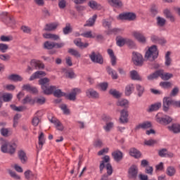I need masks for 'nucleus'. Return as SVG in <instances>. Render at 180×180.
Returning a JSON list of instances; mask_svg holds the SVG:
<instances>
[{"label":"nucleus","instance_id":"de8ad7c7","mask_svg":"<svg viewBox=\"0 0 180 180\" xmlns=\"http://www.w3.org/2000/svg\"><path fill=\"white\" fill-rule=\"evenodd\" d=\"M109 94L110 95H112L113 98H116V99H119V98L122 96V94H120V92H119L116 89H110L109 91Z\"/></svg>","mask_w":180,"mask_h":180},{"label":"nucleus","instance_id":"0e129e2a","mask_svg":"<svg viewBox=\"0 0 180 180\" xmlns=\"http://www.w3.org/2000/svg\"><path fill=\"white\" fill-rule=\"evenodd\" d=\"M160 85L165 89L172 88V84L170 82H162Z\"/></svg>","mask_w":180,"mask_h":180},{"label":"nucleus","instance_id":"2f4dec72","mask_svg":"<svg viewBox=\"0 0 180 180\" xmlns=\"http://www.w3.org/2000/svg\"><path fill=\"white\" fill-rule=\"evenodd\" d=\"M134 37L136 39V40L139 41L141 43H146V37L140 32H134L133 33Z\"/></svg>","mask_w":180,"mask_h":180},{"label":"nucleus","instance_id":"69168bd1","mask_svg":"<svg viewBox=\"0 0 180 180\" xmlns=\"http://www.w3.org/2000/svg\"><path fill=\"white\" fill-rule=\"evenodd\" d=\"M150 13L152 16H155L158 13V8L155 5H153L150 8Z\"/></svg>","mask_w":180,"mask_h":180},{"label":"nucleus","instance_id":"f3484780","mask_svg":"<svg viewBox=\"0 0 180 180\" xmlns=\"http://www.w3.org/2000/svg\"><path fill=\"white\" fill-rule=\"evenodd\" d=\"M74 44L77 46V47H79V49H86L88 46H89V44L88 42L84 44L82 42V39L81 38H77L73 41Z\"/></svg>","mask_w":180,"mask_h":180},{"label":"nucleus","instance_id":"ddd939ff","mask_svg":"<svg viewBox=\"0 0 180 180\" xmlns=\"http://www.w3.org/2000/svg\"><path fill=\"white\" fill-rule=\"evenodd\" d=\"M46 75H47V74H46V72L44 71H37L30 76V81L39 79V78H41V77H46Z\"/></svg>","mask_w":180,"mask_h":180},{"label":"nucleus","instance_id":"e2e57ef3","mask_svg":"<svg viewBox=\"0 0 180 180\" xmlns=\"http://www.w3.org/2000/svg\"><path fill=\"white\" fill-rule=\"evenodd\" d=\"M9 49V46L6 44H0V51L1 53H6Z\"/></svg>","mask_w":180,"mask_h":180},{"label":"nucleus","instance_id":"72a5a7b5","mask_svg":"<svg viewBox=\"0 0 180 180\" xmlns=\"http://www.w3.org/2000/svg\"><path fill=\"white\" fill-rule=\"evenodd\" d=\"M133 91H134V85L133 84H129L125 87V95L126 96H130Z\"/></svg>","mask_w":180,"mask_h":180},{"label":"nucleus","instance_id":"bb28decb","mask_svg":"<svg viewBox=\"0 0 180 180\" xmlns=\"http://www.w3.org/2000/svg\"><path fill=\"white\" fill-rule=\"evenodd\" d=\"M163 13L167 19H169L170 22H175V17H174L172 13H171V11H169L168 8L165 9Z\"/></svg>","mask_w":180,"mask_h":180},{"label":"nucleus","instance_id":"b1692460","mask_svg":"<svg viewBox=\"0 0 180 180\" xmlns=\"http://www.w3.org/2000/svg\"><path fill=\"white\" fill-rule=\"evenodd\" d=\"M129 155L134 158H140L141 157V153L136 148H131L129 150Z\"/></svg>","mask_w":180,"mask_h":180},{"label":"nucleus","instance_id":"6ab92c4d","mask_svg":"<svg viewBox=\"0 0 180 180\" xmlns=\"http://www.w3.org/2000/svg\"><path fill=\"white\" fill-rule=\"evenodd\" d=\"M38 84L41 86V89H44V88H46L47 86L50 85V79L48 77L41 78L39 79Z\"/></svg>","mask_w":180,"mask_h":180},{"label":"nucleus","instance_id":"680f3d73","mask_svg":"<svg viewBox=\"0 0 180 180\" xmlns=\"http://www.w3.org/2000/svg\"><path fill=\"white\" fill-rule=\"evenodd\" d=\"M34 103V101H33V99H32V97L27 96L22 101V103L23 105H26L27 103Z\"/></svg>","mask_w":180,"mask_h":180},{"label":"nucleus","instance_id":"5fc2aeb1","mask_svg":"<svg viewBox=\"0 0 180 180\" xmlns=\"http://www.w3.org/2000/svg\"><path fill=\"white\" fill-rule=\"evenodd\" d=\"M94 146L96 148H102L103 147V142L100 139H98L94 141Z\"/></svg>","mask_w":180,"mask_h":180},{"label":"nucleus","instance_id":"ea45409f","mask_svg":"<svg viewBox=\"0 0 180 180\" xmlns=\"http://www.w3.org/2000/svg\"><path fill=\"white\" fill-rule=\"evenodd\" d=\"M108 53L111 58V64L112 65H116V56H115V53L112 49H108Z\"/></svg>","mask_w":180,"mask_h":180},{"label":"nucleus","instance_id":"7ed1b4c3","mask_svg":"<svg viewBox=\"0 0 180 180\" xmlns=\"http://www.w3.org/2000/svg\"><path fill=\"white\" fill-rule=\"evenodd\" d=\"M1 150L2 153H8L11 155L15 154V151H16L15 146H13V145H11L8 142H5L4 143H3L1 147Z\"/></svg>","mask_w":180,"mask_h":180},{"label":"nucleus","instance_id":"79ce46f5","mask_svg":"<svg viewBox=\"0 0 180 180\" xmlns=\"http://www.w3.org/2000/svg\"><path fill=\"white\" fill-rule=\"evenodd\" d=\"M117 106H121L122 108H129V101L127 99H121L117 102Z\"/></svg>","mask_w":180,"mask_h":180},{"label":"nucleus","instance_id":"bf43d9fd","mask_svg":"<svg viewBox=\"0 0 180 180\" xmlns=\"http://www.w3.org/2000/svg\"><path fill=\"white\" fill-rule=\"evenodd\" d=\"M60 108L61 110H63L64 115H70V109H68L65 104H60Z\"/></svg>","mask_w":180,"mask_h":180},{"label":"nucleus","instance_id":"0eeeda50","mask_svg":"<svg viewBox=\"0 0 180 180\" xmlns=\"http://www.w3.org/2000/svg\"><path fill=\"white\" fill-rule=\"evenodd\" d=\"M129 178H131V179H136L137 178V175H139V167L136 165H132L129 170Z\"/></svg>","mask_w":180,"mask_h":180},{"label":"nucleus","instance_id":"774afa93","mask_svg":"<svg viewBox=\"0 0 180 180\" xmlns=\"http://www.w3.org/2000/svg\"><path fill=\"white\" fill-rule=\"evenodd\" d=\"M113 122H107L105 126L103 127V129L105 131H110L111 129H113Z\"/></svg>","mask_w":180,"mask_h":180},{"label":"nucleus","instance_id":"f8f14e48","mask_svg":"<svg viewBox=\"0 0 180 180\" xmlns=\"http://www.w3.org/2000/svg\"><path fill=\"white\" fill-rule=\"evenodd\" d=\"M81 94V89L78 88L73 89L72 92L66 96L67 99L69 101H75L77 99V95Z\"/></svg>","mask_w":180,"mask_h":180},{"label":"nucleus","instance_id":"a18cd8bd","mask_svg":"<svg viewBox=\"0 0 180 180\" xmlns=\"http://www.w3.org/2000/svg\"><path fill=\"white\" fill-rule=\"evenodd\" d=\"M169 129L173 133H180V124H173L172 126L169 127Z\"/></svg>","mask_w":180,"mask_h":180},{"label":"nucleus","instance_id":"338daca9","mask_svg":"<svg viewBox=\"0 0 180 180\" xmlns=\"http://www.w3.org/2000/svg\"><path fill=\"white\" fill-rule=\"evenodd\" d=\"M125 44H127L129 49H134V47H136V44H134V41L130 39H127Z\"/></svg>","mask_w":180,"mask_h":180},{"label":"nucleus","instance_id":"4c0bfd02","mask_svg":"<svg viewBox=\"0 0 180 180\" xmlns=\"http://www.w3.org/2000/svg\"><path fill=\"white\" fill-rule=\"evenodd\" d=\"M39 150H41V148H43V145L44 144V143H46V140L44 139V133L41 132L39 137Z\"/></svg>","mask_w":180,"mask_h":180},{"label":"nucleus","instance_id":"39448f33","mask_svg":"<svg viewBox=\"0 0 180 180\" xmlns=\"http://www.w3.org/2000/svg\"><path fill=\"white\" fill-rule=\"evenodd\" d=\"M89 58L93 63L103 64V58L102 57V55L98 52L96 53L95 51H92L89 55Z\"/></svg>","mask_w":180,"mask_h":180},{"label":"nucleus","instance_id":"37998d69","mask_svg":"<svg viewBox=\"0 0 180 180\" xmlns=\"http://www.w3.org/2000/svg\"><path fill=\"white\" fill-rule=\"evenodd\" d=\"M171 56V52L167 51L166 55H165V65L166 67H169V65H171V64H172V59L170 57Z\"/></svg>","mask_w":180,"mask_h":180},{"label":"nucleus","instance_id":"9d476101","mask_svg":"<svg viewBox=\"0 0 180 180\" xmlns=\"http://www.w3.org/2000/svg\"><path fill=\"white\" fill-rule=\"evenodd\" d=\"M129 111L126 109H123L120 111V122L122 124L124 123H129Z\"/></svg>","mask_w":180,"mask_h":180},{"label":"nucleus","instance_id":"7c9ffc66","mask_svg":"<svg viewBox=\"0 0 180 180\" xmlns=\"http://www.w3.org/2000/svg\"><path fill=\"white\" fill-rule=\"evenodd\" d=\"M161 70H157L155 72L149 75L147 78L149 81H153V79H157V78H158V77H161Z\"/></svg>","mask_w":180,"mask_h":180},{"label":"nucleus","instance_id":"c85d7f7f","mask_svg":"<svg viewBox=\"0 0 180 180\" xmlns=\"http://www.w3.org/2000/svg\"><path fill=\"white\" fill-rule=\"evenodd\" d=\"M58 27V24L53 22L50 24H46L44 28L46 32H53V30H56Z\"/></svg>","mask_w":180,"mask_h":180},{"label":"nucleus","instance_id":"49530a36","mask_svg":"<svg viewBox=\"0 0 180 180\" xmlns=\"http://www.w3.org/2000/svg\"><path fill=\"white\" fill-rule=\"evenodd\" d=\"M56 98H61V96H65L67 94L61 91V89H55L52 93Z\"/></svg>","mask_w":180,"mask_h":180},{"label":"nucleus","instance_id":"3c124183","mask_svg":"<svg viewBox=\"0 0 180 180\" xmlns=\"http://www.w3.org/2000/svg\"><path fill=\"white\" fill-rule=\"evenodd\" d=\"M68 53L71 54V56H74V57H76L77 58H79L81 57V53L79 52L74 49H69Z\"/></svg>","mask_w":180,"mask_h":180},{"label":"nucleus","instance_id":"5701e85b","mask_svg":"<svg viewBox=\"0 0 180 180\" xmlns=\"http://www.w3.org/2000/svg\"><path fill=\"white\" fill-rule=\"evenodd\" d=\"M22 90L27 91V92H31L32 94H37V88L33 87L30 84H24L22 86Z\"/></svg>","mask_w":180,"mask_h":180},{"label":"nucleus","instance_id":"20e7f679","mask_svg":"<svg viewBox=\"0 0 180 180\" xmlns=\"http://www.w3.org/2000/svg\"><path fill=\"white\" fill-rule=\"evenodd\" d=\"M132 61L135 65H138L141 67L143 65V63H144V59L143 58V56L137 52H133L132 53Z\"/></svg>","mask_w":180,"mask_h":180},{"label":"nucleus","instance_id":"c03bdc74","mask_svg":"<svg viewBox=\"0 0 180 180\" xmlns=\"http://www.w3.org/2000/svg\"><path fill=\"white\" fill-rule=\"evenodd\" d=\"M156 20L157 25L159 27H164V26H165V23H167V20L160 16L157 17Z\"/></svg>","mask_w":180,"mask_h":180},{"label":"nucleus","instance_id":"a19ab883","mask_svg":"<svg viewBox=\"0 0 180 180\" xmlns=\"http://www.w3.org/2000/svg\"><path fill=\"white\" fill-rule=\"evenodd\" d=\"M44 39H51V40H60V36L56 34H44Z\"/></svg>","mask_w":180,"mask_h":180},{"label":"nucleus","instance_id":"09e8293b","mask_svg":"<svg viewBox=\"0 0 180 180\" xmlns=\"http://www.w3.org/2000/svg\"><path fill=\"white\" fill-rule=\"evenodd\" d=\"M7 171H8V173L9 174L10 176H11V178H13V179H15V180L21 179L20 176H19L18 174H16L12 169H8Z\"/></svg>","mask_w":180,"mask_h":180},{"label":"nucleus","instance_id":"13d9d810","mask_svg":"<svg viewBox=\"0 0 180 180\" xmlns=\"http://www.w3.org/2000/svg\"><path fill=\"white\" fill-rule=\"evenodd\" d=\"M72 32V28H71V25L70 23H67L65 27L63 28L64 34H68Z\"/></svg>","mask_w":180,"mask_h":180},{"label":"nucleus","instance_id":"f704fd0d","mask_svg":"<svg viewBox=\"0 0 180 180\" xmlns=\"http://www.w3.org/2000/svg\"><path fill=\"white\" fill-rule=\"evenodd\" d=\"M3 16H6V23H9L10 25H15V19L13 17L8 15L7 12L2 13Z\"/></svg>","mask_w":180,"mask_h":180},{"label":"nucleus","instance_id":"864d4df0","mask_svg":"<svg viewBox=\"0 0 180 180\" xmlns=\"http://www.w3.org/2000/svg\"><path fill=\"white\" fill-rule=\"evenodd\" d=\"M175 172H176V171L174 167H167L166 173L169 176H174Z\"/></svg>","mask_w":180,"mask_h":180},{"label":"nucleus","instance_id":"4d7b16f0","mask_svg":"<svg viewBox=\"0 0 180 180\" xmlns=\"http://www.w3.org/2000/svg\"><path fill=\"white\" fill-rule=\"evenodd\" d=\"M81 36L86 37V39H94L95 36L92 34V31H87L84 33L81 34Z\"/></svg>","mask_w":180,"mask_h":180},{"label":"nucleus","instance_id":"4be33fe9","mask_svg":"<svg viewBox=\"0 0 180 180\" xmlns=\"http://www.w3.org/2000/svg\"><path fill=\"white\" fill-rule=\"evenodd\" d=\"M109 161H110V157H109V155H105L103 158V160L101 162L99 165V169L101 174L103 172V169H105V162H109Z\"/></svg>","mask_w":180,"mask_h":180},{"label":"nucleus","instance_id":"f257e3e1","mask_svg":"<svg viewBox=\"0 0 180 180\" xmlns=\"http://www.w3.org/2000/svg\"><path fill=\"white\" fill-rule=\"evenodd\" d=\"M158 49L156 45H153L148 48V51L146 52L145 58L148 61H155L158 58Z\"/></svg>","mask_w":180,"mask_h":180},{"label":"nucleus","instance_id":"9b49d317","mask_svg":"<svg viewBox=\"0 0 180 180\" xmlns=\"http://www.w3.org/2000/svg\"><path fill=\"white\" fill-rule=\"evenodd\" d=\"M172 105V99L169 97H165L163 98L162 110L163 112H168L169 110V106Z\"/></svg>","mask_w":180,"mask_h":180},{"label":"nucleus","instance_id":"2eb2a0df","mask_svg":"<svg viewBox=\"0 0 180 180\" xmlns=\"http://www.w3.org/2000/svg\"><path fill=\"white\" fill-rule=\"evenodd\" d=\"M30 65L31 67L35 68V70H37V68H41V70H44V64H43L41 61L37 60L36 59L31 60Z\"/></svg>","mask_w":180,"mask_h":180},{"label":"nucleus","instance_id":"dca6fc26","mask_svg":"<svg viewBox=\"0 0 180 180\" xmlns=\"http://www.w3.org/2000/svg\"><path fill=\"white\" fill-rule=\"evenodd\" d=\"M112 157L114 158L116 162H120L123 160V153L119 150H117L112 153Z\"/></svg>","mask_w":180,"mask_h":180},{"label":"nucleus","instance_id":"412c9836","mask_svg":"<svg viewBox=\"0 0 180 180\" xmlns=\"http://www.w3.org/2000/svg\"><path fill=\"white\" fill-rule=\"evenodd\" d=\"M107 2L110 6H114L115 8H122L123 6V3L120 0H107Z\"/></svg>","mask_w":180,"mask_h":180},{"label":"nucleus","instance_id":"8fccbe9b","mask_svg":"<svg viewBox=\"0 0 180 180\" xmlns=\"http://www.w3.org/2000/svg\"><path fill=\"white\" fill-rule=\"evenodd\" d=\"M137 15L134 13L127 12V20L131 22L133 20H136Z\"/></svg>","mask_w":180,"mask_h":180},{"label":"nucleus","instance_id":"6e6d98bb","mask_svg":"<svg viewBox=\"0 0 180 180\" xmlns=\"http://www.w3.org/2000/svg\"><path fill=\"white\" fill-rule=\"evenodd\" d=\"M20 117H22V115L20 114H16L14 116L13 127H17L19 123V119H20Z\"/></svg>","mask_w":180,"mask_h":180},{"label":"nucleus","instance_id":"1a4fd4ad","mask_svg":"<svg viewBox=\"0 0 180 180\" xmlns=\"http://www.w3.org/2000/svg\"><path fill=\"white\" fill-rule=\"evenodd\" d=\"M12 98H13L12 94L7 93L6 94H2V93L0 92V109L2 108L4 102H11ZM2 99L4 101H2Z\"/></svg>","mask_w":180,"mask_h":180},{"label":"nucleus","instance_id":"052dcab7","mask_svg":"<svg viewBox=\"0 0 180 180\" xmlns=\"http://www.w3.org/2000/svg\"><path fill=\"white\" fill-rule=\"evenodd\" d=\"M127 39L124 38H118L117 39V46L119 47H123V46L126 44Z\"/></svg>","mask_w":180,"mask_h":180},{"label":"nucleus","instance_id":"c756f323","mask_svg":"<svg viewBox=\"0 0 180 180\" xmlns=\"http://www.w3.org/2000/svg\"><path fill=\"white\" fill-rule=\"evenodd\" d=\"M152 124L150 122H145L141 124H139L135 127V130H140V129H150Z\"/></svg>","mask_w":180,"mask_h":180},{"label":"nucleus","instance_id":"f03ea898","mask_svg":"<svg viewBox=\"0 0 180 180\" xmlns=\"http://www.w3.org/2000/svg\"><path fill=\"white\" fill-rule=\"evenodd\" d=\"M65 46V43L60 42H50L49 41H46L44 44V49H46V50H53V49H63Z\"/></svg>","mask_w":180,"mask_h":180},{"label":"nucleus","instance_id":"603ef678","mask_svg":"<svg viewBox=\"0 0 180 180\" xmlns=\"http://www.w3.org/2000/svg\"><path fill=\"white\" fill-rule=\"evenodd\" d=\"M136 88L138 92V96L141 98V96H143V94H144V86L140 84H136Z\"/></svg>","mask_w":180,"mask_h":180},{"label":"nucleus","instance_id":"a211bd4d","mask_svg":"<svg viewBox=\"0 0 180 180\" xmlns=\"http://www.w3.org/2000/svg\"><path fill=\"white\" fill-rule=\"evenodd\" d=\"M24 176L26 180H33L37 179V174L33 173L31 170H27L24 172Z\"/></svg>","mask_w":180,"mask_h":180},{"label":"nucleus","instance_id":"473e14b6","mask_svg":"<svg viewBox=\"0 0 180 180\" xmlns=\"http://www.w3.org/2000/svg\"><path fill=\"white\" fill-rule=\"evenodd\" d=\"M130 77L131 79H133V81H141V77L136 70H131L130 72Z\"/></svg>","mask_w":180,"mask_h":180},{"label":"nucleus","instance_id":"a878e982","mask_svg":"<svg viewBox=\"0 0 180 180\" xmlns=\"http://www.w3.org/2000/svg\"><path fill=\"white\" fill-rule=\"evenodd\" d=\"M98 18V15L95 14L92 16V18H90L84 25V27H92L94 25H95V22H96V19Z\"/></svg>","mask_w":180,"mask_h":180},{"label":"nucleus","instance_id":"393cba45","mask_svg":"<svg viewBox=\"0 0 180 180\" xmlns=\"http://www.w3.org/2000/svg\"><path fill=\"white\" fill-rule=\"evenodd\" d=\"M86 94L87 96H89L90 98H94V99H98L99 98V94L96 92V91L89 89L86 91Z\"/></svg>","mask_w":180,"mask_h":180},{"label":"nucleus","instance_id":"58836bf2","mask_svg":"<svg viewBox=\"0 0 180 180\" xmlns=\"http://www.w3.org/2000/svg\"><path fill=\"white\" fill-rule=\"evenodd\" d=\"M160 78L163 79V81H168L170 78L174 77V75L171 73H164V70H161Z\"/></svg>","mask_w":180,"mask_h":180},{"label":"nucleus","instance_id":"aec40b11","mask_svg":"<svg viewBox=\"0 0 180 180\" xmlns=\"http://www.w3.org/2000/svg\"><path fill=\"white\" fill-rule=\"evenodd\" d=\"M18 155L22 164H26V162H27V155H26V153L24 150H19Z\"/></svg>","mask_w":180,"mask_h":180},{"label":"nucleus","instance_id":"423d86ee","mask_svg":"<svg viewBox=\"0 0 180 180\" xmlns=\"http://www.w3.org/2000/svg\"><path fill=\"white\" fill-rule=\"evenodd\" d=\"M103 26L108 30V34H110V33H119V32H121V30L119 28L111 29L112 22L107 21L106 19L103 20Z\"/></svg>","mask_w":180,"mask_h":180},{"label":"nucleus","instance_id":"6e6552de","mask_svg":"<svg viewBox=\"0 0 180 180\" xmlns=\"http://www.w3.org/2000/svg\"><path fill=\"white\" fill-rule=\"evenodd\" d=\"M156 122L160 124H169L172 122V118L168 115H165L163 117H160V115H156Z\"/></svg>","mask_w":180,"mask_h":180},{"label":"nucleus","instance_id":"4468645a","mask_svg":"<svg viewBox=\"0 0 180 180\" xmlns=\"http://www.w3.org/2000/svg\"><path fill=\"white\" fill-rule=\"evenodd\" d=\"M57 89V86L49 84L45 88L42 89V92L44 95H53L54 91Z\"/></svg>","mask_w":180,"mask_h":180},{"label":"nucleus","instance_id":"e433bc0d","mask_svg":"<svg viewBox=\"0 0 180 180\" xmlns=\"http://www.w3.org/2000/svg\"><path fill=\"white\" fill-rule=\"evenodd\" d=\"M107 72L109 74V75L112 76V79H117V72L116 71L113 70L110 66L107 67L106 68Z\"/></svg>","mask_w":180,"mask_h":180},{"label":"nucleus","instance_id":"cd10ccee","mask_svg":"<svg viewBox=\"0 0 180 180\" xmlns=\"http://www.w3.org/2000/svg\"><path fill=\"white\" fill-rule=\"evenodd\" d=\"M9 81H13L14 82H18L23 81V77H21L20 75L16 74H12L8 77Z\"/></svg>","mask_w":180,"mask_h":180},{"label":"nucleus","instance_id":"c9c22d12","mask_svg":"<svg viewBox=\"0 0 180 180\" xmlns=\"http://www.w3.org/2000/svg\"><path fill=\"white\" fill-rule=\"evenodd\" d=\"M161 106H162L161 103H156L155 104H152L148 109V112H155L156 110H158V109H160Z\"/></svg>","mask_w":180,"mask_h":180}]
</instances>
